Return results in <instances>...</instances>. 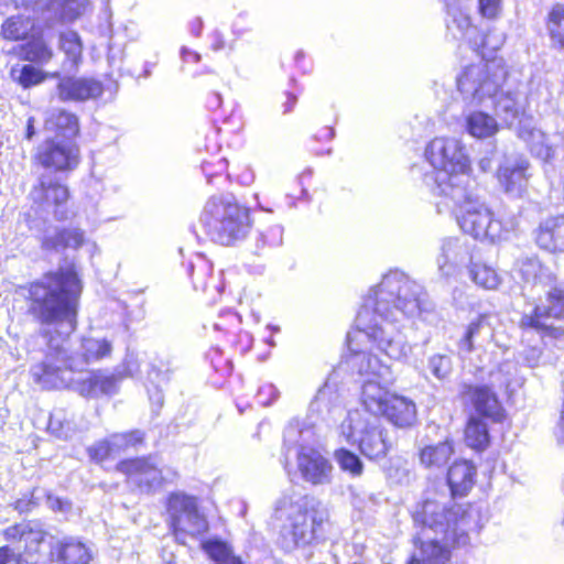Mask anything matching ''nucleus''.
<instances>
[{
    "label": "nucleus",
    "instance_id": "nucleus-1",
    "mask_svg": "<svg viewBox=\"0 0 564 564\" xmlns=\"http://www.w3.org/2000/svg\"><path fill=\"white\" fill-rule=\"evenodd\" d=\"M83 284L74 263L59 267L30 283L28 312L41 325L47 341L42 362L31 367V376L44 389H61L88 362L110 355L112 344L105 337H84L79 348L69 352L68 340L77 328Z\"/></svg>",
    "mask_w": 564,
    "mask_h": 564
},
{
    "label": "nucleus",
    "instance_id": "nucleus-2",
    "mask_svg": "<svg viewBox=\"0 0 564 564\" xmlns=\"http://www.w3.org/2000/svg\"><path fill=\"white\" fill-rule=\"evenodd\" d=\"M432 310L433 304L421 284L402 271L391 270L369 290L357 314L356 327L390 359L402 360L412 348L395 324Z\"/></svg>",
    "mask_w": 564,
    "mask_h": 564
},
{
    "label": "nucleus",
    "instance_id": "nucleus-3",
    "mask_svg": "<svg viewBox=\"0 0 564 564\" xmlns=\"http://www.w3.org/2000/svg\"><path fill=\"white\" fill-rule=\"evenodd\" d=\"M473 510H465L455 503L448 508L435 500H425L417 507L413 520L421 525L416 541L420 547L413 553L409 564H446L449 547L465 545L467 531L476 527L470 521Z\"/></svg>",
    "mask_w": 564,
    "mask_h": 564
},
{
    "label": "nucleus",
    "instance_id": "nucleus-4",
    "mask_svg": "<svg viewBox=\"0 0 564 564\" xmlns=\"http://www.w3.org/2000/svg\"><path fill=\"white\" fill-rule=\"evenodd\" d=\"M274 518L283 522L280 530L283 547L292 550L318 539L328 514L314 498L292 492L276 500Z\"/></svg>",
    "mask_w": 564,
    "mask_h": 564
},
{
    "label": "nucleus",
    "instance_id": "nucleus-5",
    "mask_svg": "<svg viewBox=\"0 0 564 564\" xmlns=\"http://www.w3.org/2000/svg\"><path fill=\"white\" fill-rule=\"evenodd\" d=\"M4 538L20 544L18 550L23 549L28 564H50L55 560H63L68 564H88L91 560L86 544L74 539L58 541L30 522L9 527L4 531Z\"/></svg>",
    "mask_w": 564,
    "mask_h": 564
},
{
    "label": "nucleus",
    "instance_id": "nucleus-6",
    "mask_svg": "<svg viewBox=\"0 0 564 564\" xmlns=\"http://www.w3.org/2000/svg\"><path fill=\"white\" fill-rule=\"evenodd\" d=\"M518 271L527 281H532L545 291V301L535 306L532 314L521 317L522 328H532L546 335L560 338L564 330L546 323L549 318H560L564 314V282L557 281L550 269L543 267L538 259L528 258L518 264Z\"/></svg>",
    "mask_w": 564,
    "mask_h": 564
},
{
    "label": "nucleus",
    "instance_id": "nucleus-7",
    "mask_svg": "<svg viewBox=\"0 0 564 564\" xmlns=\"http://www.w3.org/2000/svg\"><path fill=\"white\" fill-rule=\"evenodd\" d=\"M425 158L437 171L435 176H425L426 184L434 183L432 192L436 196L451 193L456 185H467L470 169L465 145L453 137H436L425 148Z\"/></svg>",
    "mask_w": 564,
    "mask_h": 564
},
{
    "label": "nucleus",
    "instance_id": "nucleus-8",
    "mask_svg": "<svg viewBox=\"0 0 564 564\" xmlns=\"http://www.w3.org/2000/svg\"><path fill=\"white\" fill-rule=\"evenodd\" d=\"M200 223L215 231L214 240L221 246L242 241L251 228L249 209L228 195L209 197L200 214Z\"/></svg>",
    "mask_w": 564,
    "mask_h": 564
},
{
    "label": "nucleus",
    "instance_id": "nucleus-9",
    "mask_svg": "<svg viewBox=\"0 0 564 564\" xmlns=\"http://www.w3.org/2000/svg\"><path fill=\"white\" fill-rule=\"evenodd\" d=\"M444 195L445 205L453 208L460 229L480 242L496 243L499 224L492 220L490 209L467 188L456 185Z\"/></svg>",
    "mask_w": 564,
    "mask_h": 564
},
{
    "label": "nucleus",
    "instance_id": "nucleus-10",
    "mask_svg": "<svg viewBox=\"0 0 564 564\" xmlns=\"http://www.w3.org/2000/svg\"><path fill=\"white\" fill-rule=\"evenodd\" d=\"M314 437V431L299 421L290 422L284 431V444L288 447L299 446L296 466L302 479L314 486H323L330 484L334 467L318 449L308 445Z\"/></svg>",
    "mask_w": 564,
    "mask_h": 564
},
{
    "label": "nucleus",
    "instance_id": "nucleus-11",
    "mask_svg": "<svg viewBox=\"0 0 564 564\" xmlns=\"http://www.w3.org/2000/svg\"><path fill=\"white\" fill-rule=\"evenodd\" d=\"M507 68L501 58L481 61L467 66L457 77V88L463 100L470 106L488 107L507 79Z\"/></svg>",
    "mask_w": 564,
    "mask_h": 564
},
{
    "label": "nucleus",
    "instance_id": "nucleus-12",
    "mask_svg": "<svg viewBox=\"0 0 564 564\" xmlns=\"http://www.w3.org/2000/svg\"><path fill=\"white\" fill-rule=\"evenodd\" d=\"M339 434L346 442L357 444L361 454L369 459L384 457L392 447L379 417H371L360 410L347 413L339 426Z\"/></svg>",
    "mask_w": 564,
    "mask_h": 564
},
{
    "label": "nucleus",
    "instance_id": "nucleus-13",
    "mask_svg": "<svg viewBox=\"0 0 564 564\" xmlns=\"http://www.w3.org/2000/svg\"><path fill=\"white\" fill-rule=\"evenodd\" d=\"M169 512L176 540L185 544L186 536H196L208 530L206 518L199 513L195 498L173 494L169 499Z\"/></svg>",
    "mask_w": 564,
    "mask_h": 564
},
{
    "label": "nucleus",
    "instance_id": "nucleus-14",
    "mask_svg": "<svg viewBox=\"0 0 564 564\" xmlns=\"http://www.w3.org/2000/svg\"><path fill=\"white\" fill-rule=\"evenodd\" d=\"M118 470L142 491L151 492L159 489L169 479L170 470H164L153 457H143L120 462Z\"/></svg>",
    "mask_w": 564,
    "mask_h": 564
},
{
    "label": "nucleus",
    "instance_id": "nucleus-15",
    "mask_svg": "<svg viewBox=\"0 0 564 564\" xmlns=\"http://www.w3.org/2000/svg\"><path fill=\"white\" fill-rule=\"evenodd\" d=\"M527 96L522 85L507 74L506 82L499 88L492 100L488 101L496 116L506 124H512L524 113Z\"/></svg>",
    "mask_w": 564,
    "mask_h": 564
},
{
    "label": "nucleus",
    "instance_id": "nucleus-16",
    "mask_svg": "<svg viewBox=\"0 0 564 564\" xmlns=\"http://www.w3.org/2000/svg\"><path fill=\"white\" fill-rule=\"evenodd\" d=\"M78 148L69 140L65 142L48 140L37 150L39 163L55 171L72 170L78 163Z\"/></svg>",
    "mask_w": 564,
    "mask_h": 564
},
{
    "label": "nucleus",
    "instance_id": "nucleus-17",
    "mask_svg": "<svg viewBox=\"0 0 564 564\" xmlns=\"http://www.w3.org/2000/svg\"><path fill=\"white\" fill-rule=\"evenodd\" d=\"M119 380L115 372L97 370L90 371L85 376L75 379L66 387L86 398H99L101 395H111L118 391Z\"/></svg>",
    "mask_w": 564,
    "mask_h": 564
},
{
    "label": "nucleus",
    "instance_id": "nucleus-18",
    "mask_svg": "<svg viewBox=\"0 0 564 564\" xmlns=\"http://www.w3.org/2000/svg\"><path fill=\"white\" fill-rule=\"evenodd\" d=\"M30 197L41 209H54V213L58 215V208L68 199V189L53 181L52 177L42 175L39 183L31 189Z\"/></svg>",
    "mask_w": 564,
    "mask_h": 564
},
{
    "label": "nucleus",
    "instance_id": "nucleus-19",
    "mask_svg": "<svg viewBox=\"0 0 564 564\" xmlns=\"http://www.w3.org/2000/svg\"><path fill=\"white\" fill-rule=\"evenodd\" d=\"M462 395L470 402L476 412L482 416L498 422L502 419V408L496 394L485 386H464Z\"/></svg>",
    "mask_w": 564,
    "mask_h": 564
},
{
    "label": "nucleus",
    "instance_id": "nucleus-20",
    "mask_svg": "<svg viewBox=\"0 0 564 564\" xmlns=\"http://www.w3.org/2000/svg\"><path fill=\"white\" fill-rule=\"evenodd\" d=\"M58 96L62 100L84 101L101 96L104 88L100 82L90 78L65 77L61 79Z\"/></svg>",
    "mask_w": 564,
    "mask_h": 564
},
{
    "label": "nucleus",
    "instance_id": "nucleus-21",
    "mask_svg": "<svg viewBox=\"0 0 564 564\" xmlns=\"http://www.w3.org/2000/svg\"><path fill=\"white\" fill-rule=\"evenodd\" d=\"M387 383L382 380L365 379L361 386L360 402L365 411L373 415L372 417L382 415L393 394L386 387Z\"/></svg>",
    "mask_w": 564,
    "mask_h": 564
},
{
    "label": "nucleus",
    "instance_id": "nucleus-22",
    "mask_svg": "<svg viewBox=\"0 0 564 564\" xmlns=\"http://www.w3.org/2000/svg\"><path fill=\"white\" fill-rule=\"evenodd\" d=\"M529 163L525 159L519 158L513 161H507L500 166L498 178L506 193L511 195H521L527 186V170Z\"/></svg>",
    "mask_w": 564,
    "mask_h": 564
},
{
    "label": "nucleus",
    "instance_id": "nucleus-23",
    "mask_svg": "<svg viewBox=\"0 0 564 564\" xmlns=\"http://www.w3.org/2000/svg\"><path fill=\"white\" fill-rule=\"evenodd\" d=\"M351 367L366 379L382 380L392 382V371L390 366L381 362L379 358L370 352L360 351L350 358Z\"/></svg>",
    "mask_w": 564,
    "mask_h": 564
},
{
    "label": "nucleus",
    "instance_id": "nucleus-24",
    "mask_svg": "<svg viewBox=\"0 0 564 564\" xmlns=\"http://www.w3.org/2000/svg\"><path fill=\"white\" fill-rule=\"evenodd\" d=\"M381 416L398 427H410L416 422V405L411 399L393 393Z\"/></svg>",
    "mask_w": 564,
    "mask_h": 564
},
{
    "label": "nucleus",
    "instance_id": "nucleus-25",
    "mask_svg": "<svg viewBox=\"0 0 564 564\" xmlns=\"http://www.w3.org/2000/svg\"><path fill=\"white\" fill-rule=\"evenodd\" d=\"M475 466L468 460H456L448 469L447 482L453 496H465L474 486Z\"/></svg>",
    "mask_w": 564,
    "mask_h": 564
},
{
    "label": "nucleus",
    "instance_id": "nucleus-26",
    "mask_svg": "<svg viewBox=\"0 0 564 564\" xmlns=\"http://www.w3.org/2000/svg\"><path fill=\"white\" fill-rule=\"evenodd\" d=\"M46 129L56 134V137L66 140L73 139L79 132V124L77 117L63 109L53 110L45 121Z\"/></svg>",
    "mask_w": 564,
    "mask_h": 564
},
{
    "label": "nucleus",
    "instance_id": "nucleus-27",
    "mask_svg": "<svg viewBox=\"0 0 564 564\" xmlns=\"http://www.w3.org/2000/svg\"><path fill=\"white\" fill-rule=\"evenodd\" d=\"M454 454L452 442L444 441L423 447L420 451L419 458L423 467L430 470H441L448 463Z\"/></svg>",
    "mask_w": 564,
    "mask_h": 564
},
{
    "label": "nucleus",
    "instance_id": "nucleus-28",
    "mask_svg": "<svg viewBox=\"0 0 564 564\" xmlns=\"http://www.w3.org/2000/svg\"><path fill=\"white\" fill-rule=\"evenodd\" d=\"M535 242L538 247H564V217H553L542 223Z\"/></svg>",
    "mask_w": 564,
    "mask_h": 564
},
{
    "label": "nucleus",
    "instance_id": "nucleus-29",
    "mask_svg": "<svg viewBox=\"0 0 564 564\" xmlns=\"http://www.w3.org/2000/svg\"><path fill=\"white\" fill-rule=\"evenodd\" d=\"M23 59L31 63L44 65L47 64L53 55V48L44 35H32L21 48Z\"/></svg>",
    "mask_w": 564,
    "mask_h": 564
},
{
    "label": "nucleus",
    "instance_id": "nucleus-30",
    "mask_svg": "<svg viewBox=\"0 0 564 564\" xmlns=\"http://www.w3.org/2000/svg\"><path fill=\"white\" fill-rule=\"evenodd\" d=\"M466 129L475 138H489L497 132L498 123L484 111H473L466 116Z\"/></svg>",
    "mask_w": 564,
    "mask_h": 564
},
{
    "label": "nucleus",
    "instance_id": "nucleus-31",
    "mask_svg": "<svg viewBox=\"0 0 564 564\" xmlns=\"http://www.w3.org/2000/svg\"><path fill=\"white\" fill-rule=\"evenodd\" d=\"M519 135L528 143L533 155L543 161H547L553 155L552 148L547 144L546 137L540 129H521Z\"/></svg>",
    "mask_w": 564,
    "mask_h": 564
},
{
    "label": "nucleus",
    "instance_id": "nucleus-32",
    "mask_svg": "<svg viewBox=\"0 0 564 564\" xmlns=\"http://www.w3.org/2000/svg\"><path fill=\"white\" fill-rule=\"evenodd\" d=\"M466 444L475 449H484L489 443L487 424L477 416H471L465 429Z\"/></svg>",
    "mask_w": 564,
    "mask_h": 564
},
{
    "label": "nucleus",
    "instance_id": "nucleus-33",
    "mask_svg": "<svg viewBox=\"0 0 564 564\" xmlns=\"http://www.w3.org/2000/svg\"><path fill=\"white\" fill-rule=\"evenodd\" d=\"M33 29V22L22 15L8 18L1 25V35L9 41H19L24 39Z\"/></svg>",
    "mask_w": 564,
    "mask_h": 564
},
{
    "label": "nucleus",
    "instance_id": "nucleus-34",
    "mask_svg": "<svg viewBox=\"0 0 564 564\" xmlns=\"http://www.w3.org/2000/svg\"><path fill=\"white\" fill-rule=\"evenodd\" d=\"M11 77L20 86L28 89L44 82L46 75L35 66L25 64L12 67Z\"/></svg>",
    "mask_w": 564,
    "mask_h": 564
},
{
    "label": "nucleus",
    "instance_id": "nucleus-35",
    "mask_svg": "<svg viewBox=\"0 0 564 564\" xmlns=\"http://www.w3.org/2000/svg\"><path fill=\"white\" fill-rule=\"evenodd\" d=\"M85 232L77 227L56 229L51 247H80L88 243Z\"/></svg>",
    "mask_w": 564,
    "mask_h": 564
},
{
    "label": "nucleus",
    "instance_id": "nucleus-36",
    "mask_svg": "<svg viewBox=\"0 0 564 564\" xmlns=\"http://www.w3.org/2000/svg\"><path fill=\"white\" fill-rule=\"evenodd\" d=\"M202 549L217 564H223L235 554L232 546L219 538L205 540L202 543Z\"/></svg>",
    "mask_w": 564,
    "mask_h": 564
},
{
    "label": "nucleus",
    "instance_id": "nucleus-37",
    "mask_svg": "<svg viewBox=\"0 0 564 564\" xmlns=\"http://www.w3.org/2000/svg\"><path fill=\"white\" fill-rule=\"evenodd\" d=\"M59 47L65 53L72 66H77L83 54V44L79 35L74 31L61 33Z\"/></svg>",
    "mask_w": 564,
    "mask_h": 564
},
{
    "label": "nucleus",
    "instance_id": "nucleus-38",
    "mask_svg": "<svg viewBox=\"0 0 564 564\" xmlns=\"http://www.w3.org/2000/svg\"><path fill=\"white\" fill-rule=\"evenodd\" d=\"M469 273L473 281L485 289L494 290L499 284V278L496 271L484 263L471 261Z\"/></svg>",
    "mask_w": 564,
    "mask_h": 564
},
{
    "label": "nucleus",
    "instance_id": "nucleus-39",
    "mask_svg": "<svg viewBox=\"0 0 564 564\" xmlns=\"http://www.w3.org/2000/svg\"><path fill=\"white\" fill-rule=\"evenodd\" d=\"M334 458L341 470L348 473L352 477L361 476L364 471V464L355 453L346 448H339L335 451Z\"/></svg>",
    "mask_w": 564,
    "mask_h": 564
},
{
    "label": "nucleus",
    "instance_id": "nucleus-40",
    "mask_svg": "<svg viewBox=\"0 0 564 564\" xmlns=\"http://www.w3.org/2000/svg\"><path fill=\"white\" fill-rule=\"evenodd\" d=\"M547 28L554 44L564 48V4H556L549 14Z\"/></svg>",
    "mask_w": 564,
    "mask_h": 564
},
{
    "label": "nucleus",
    "instance_id": "nucleus-41",
    "mask_svg": "<svg viewBox=\"0 0 564 564\" xmlns=\"http://www.w3.org/2000/svg\"><path fill=\"white\" fill-rule=\"evenodd\" d=\"M47 429L51 434L62 440L72 438L75 434L74 423L62 411L51 414Z\"/></svg>",
    "mask_w": 564,
    "mask_h": 564
},
{
    "label": "nucleus",
    "instance_id": "nucleus-42",
    "mask_svg": "<svg viewBox=\"0 0 564 564\" xmlns=\"http://www.w3.org/2000/svg\"><path fill=\"white\" fill-rule=\"evenodd\" d=\"M109 442L113 456L120 455L122 452L130 447H134L137 444L143 441V433L140 431H131L128 433H116L110 435Z\"/></svg>",
    "mask_w": 564,
    "mask_h": 564
},
{
    "label": "nucleus",
    "instance_id": "nucleus-43",
    "mask_svg": "<svg viewBox=\"0 0 564 564\" xmlns=\"http://www.w3.org/2000/svg\"><path fill=\"white\" fill-rule=\"evenodd\" d=\"M427 368L435 378L444 380L452 371V359L447 355L435 354L429 358Z\"/></svg>",
    "mask_w": 564,
    "mask_h": 564
},
{
    "label": "nucleus",
    "instance_id": "nucleus-44",
    "mask_svg": "<svg viewBox=\"0 0 564 564\" xmlns=\"http://www.w3.org/2000/svg\"><path fill=\"white\" fill-rule=\"evenodd\" d=\"M109 438L100 441L88 448L89 457L98 463H101L108 458H115Z\"/></svg>",
    "mask_w": 564,
    "mask_h": 564
},
{
    "label": "nucleus",
    "instance_id": "nucleus-45",
    "mask_svg": "<svg viewBox=\"0 0 564 564\" xmlns=\"http://www.w3.org/2000/svg\"><path fill=\"white\" fill-rule=\"evenodd\" d=\"M140 371V362L135 355L127 354L126 359L113 372L118 375L120 381L124 377H133Z\"/></svg>",
    "mask_w": 564,
    "mask_h": 564
},
{
    "label": "nucleus",
    "instance_id": "nucleus-46",
    "mask_svg": "<svg viewBox=\"0 0 564 564\" xmlns=\"http://www.w3.org/2000/svg\"><path fill=\"white\" fill-rule=\"evenodd\" d=\"M447 28L449 30L456 28L459 31L460 35L465 36L471 30L470 19L464 12L455 11L452 14V19L447 21Z\"/></svg>",
    "mask_w": 564,
    "mask_h": 564
},
{
    "label": "nucleus",
    "instance_id": "nucleus-47",
    "mask_svg": "<svg viewBox=\"0 0 564 564\" xmlns=\"http://www.w3.org/2000/svg\"><path fill=\"white\" fill-rule=\"evenodd\" d=\"M478 10L484 18L495 19L502 11V0H478Z\"/></svg>",
    "mask_w": 564,
    "mask_h": 564
},
{
    "label": "nucleus",
    "instance_id": "nucleus-48",
    "mask_svg": "<svg viewBox=\"0 0 564 564\" xmlns=\"http://www.w3.org/2000/svg\"><path fill=\"white\" fill-rule=\"evenodd\" d=\"M11 542L15 545V550L8 545L0 547V564H20V555L23 549L19 551L18 546L20 544L17 541Z\"/></svg>",
    "mask_w": 564,
    "mask_h": 564
},
{
    "label": "nucleus",
    "instance_id": "nucleus-49",
    "mask_svg": "<svg viewBox=\"0 0 564 564\" xmlns=\"http://www.w3.org/2000/svg\"><path fill=\"white\" fill-rule=\"evenodd\" d=\"M541 349L536 347H528L520 354V358L523 365L530 368H535L540 364Z\"/></svg>",
    "mask_w": 564,
    "mask_h": 564
},
{
    "label": "nucleus",
    "instance_id": "nucleus-50",
    "mask_svg": "<svg viewBox=\"0 0 564 564\" xmlns=\"http://www.w3.org/2000/svg\"><path fill=\"white\" fill-rule=\"evenodd\" d=\"M503 42H505V37L501 33L500 34L488 33L482 37L481 45H482L484 50L497 51L498 48H500L502 46Z\"/></svg>",
    "mask_w": 564,
    "mask_h": 564
},
{
    "label": "nucleus",
    "instance_id": "nucleus-51",
    "mask_svg": "<svg viewBox=\"0 0 564 564\" xmlns=\"http://www.w3.org/2000/svg\"><path fill=\"white\" fill-rule=\"evenodd\" d=\"M282 232L283 229L280 226L272 227L268 234L263 236V243L269 246L282 245Z\"/></svg>",
    "mask_w": 564,
    "mask_h": 564
},
{
    "label": "nucleus",
    "instance_id": "nucleus-52",
    "mask_svg": "<svg viewBox=\"0 0 564 564\" xmlns=\"http://www.w3.org/2000/svg\"><path fill=\"white\" fill-rule=\"evenodd\" d=\"M46 503L54 511L67 512L70 509V503L68 501L53 495H47Z\"/></svg>",
    "mask_w": 564,
    "mask_h": 564
},
{
    "label": "nucleus",
    "instance_id": "nucleus-53",
    "mask_svg": "<svg viewBox=\"0 0 564 564\" xmlns=\"http://www.w3.org/2000/svg\"><path fill=\"white\" fill-rule=\"evenodd\" d=\"M458 349L460 354H469L474 350V336L465 332L464 336L458 341Z\"/></svg>",
    "mask_w": 564,
    "mask_h": 564
},
{
    "label": "nucleus",
    "instance_id": "nucleus-54",
    "mask_svg": "<svg viewBox=\"0 0 564 564\" xmlns=\"http://www.w3.org/2000/svg\"><path fill=\"white\" fill-rule=\"evenodd\" d=\"M217 165H218V170L215 173L213 171H210V163H204V165H203V171H204L207 182L209 184L213 183V178L216 174H220L223 171H225V169L227 167L226 160H219Z\"/></svg>",
    "mask_w": 564,
    "mask_h": 564
},
{
    "label": "nucleus",
    "instance_id": "nucleus-55",
    "mask_svg": "<svg viewBox=\"0 0 564 564\" xmlns=\"http://www.w3.org/2000/svg\"><path fill=\"white\" fill-rule=\"evenodd\" d=\"M487 319L486 315H479L475 321H471L466 329V332L471 335L476 336L480 332V329L484 327V324Z\"/></svg>",
    "mask_w": 564,
    "mask_h": 564
},
{
    "label": "nucleus",
    "instance_id": "nucleus-56",
    "mask_svg": "<svg viewBox=\"0 0 564 564\" xmlns=\"http://www.w3.org/2000/svg\"><path fill=\"white\" fill-rule=\"evenodd\" d=\"M149 378L152 381L156 380L158 383L169 381L170 379L167 372L159 371L154 366H152L151 371L149 372Z\"/></svg>",
    "mask_w": 564,
    "mask_h": 564
},
{
    "label": "nucleus",
    "instance_id": "nucleus-57",
    "mask_svg": "<svg viewBox=\"0 0 564 564\" xmlns=\"http://www.w3.org/2000/svg\"><path fill=\"white\" fill-rule=\"evenodd\" d=\"M181 56L185 63H188V62L197 63L200 59V55L198 53L192 52L187 47L182 48Z\"/></svg>",
    "mask_w": 564,
    "mask_h": 564
},
{
    "label": "nucleus",
    "instance_id": "nucleus-58",
    "mask_svg": "<svg viewBox=\"0 0 564 564\" xmlns=\"http://www.w3.org/2000/svg\"><path fill=\"white\" fill-rule=\"evenodd\" d=\"M225 47V39L223 36V34L218 31H215L213 33V44H212V48L214 51H220Z\"/></svg>",
    "mask_w": 564,
    "mask_h": 564
},
{
    "label": "nucleus",
    "instance_id": "nucleus-59",
    "mask_svg": "<svg viewBox=\"0 0 564 564\" xmlns=\"http://www.w3.org/2000/svg\"><path fill=\"white\" fill-rule=\"evenodd\" d=\"M12 9H17L15 0H0V14H8Z\"/></svg>",
    "mask_w": 564,
    "mask_h": 564
},
{
    "label": "nucleus",
    "instance_id": "nucleus-60",
    "mask_svg": "<svg viewBox=\"0 0 564 564\" xmlns=\"http://www.w3.org/2000/svg\"><path fill=\"white\" fill-rule=\"evenodd\" d=\"M263 393H269V394H272L273 395V399L276 398V393H275V389L273 386L269 384V386H265L263 388L260 389L259 391V399H261V395ZM272 400L270 401H264V400H259V402L263 405H269L271 403Z\"/></svg>",
    "mask_w": 564,
    "mask_h": 564
},
{
    "label": "nucleus",
    "instance_id": "nucleus-61",
    "mask_svg": "<svg viewBox=\"0 0 564 564\" xmlns=\"http://www.w3.org/2000/svg\"><path fill=\"white\" fill-rule=\"evenodd\" d=\"M296 101H297L296 96H295V95H293V94H290V93H289V94L286 95V101H285V104H284V110H283V112H284V113H289L290 111H292V109H293V107L295 106Z\"/></svg>",
    "mask_w": 564,
    "mask_h": 564
},
{
    "label": "nucleus",
    "instance_id": "nucleus-62",
    "mask_svg": "<svg viewBox=\"0 0 564 564\" xmlns=\"http://www.w3.org/2000/svg\"><path fill=\"white\" fill-rule=\"evenodd\" d=\"M192 33L195 35V36H199L202 34V30H203V21L202 19L197 18L193 23H192Z\"/></svg>",
    "mask_w": 564,
    "mask_h": 564
},
{
    "label": "nucleus",
    "instance_id": "nucleus-63",
    "mask_svg": "<svg viewBox=\"0 0 564 564\" xmlns=\"http://www.w3.org/2000/svg\"><path fill=\"white\" fill-rule=\"evenodd\" d=\"M478 165L482 172H487L491 169V160L489 158H482Z\"/></svg>",
    "mask_w": 564,
    "mask_h": 564
},
{
    "label": "nucleus",
    "instance_id": "nucleus-64",
    "mask_svg": "<svg viewBox=\"0 0 564 564\" xmlns=\"http://www.w3.org/2000/svg\"><path fill=\"white\" fill-rule=\"evenodd\" d=\"M223 564H246V563H243V561L241 560L240 556H237L236 554H234L230 558H228Z\"/></svg>",
    "mask_w": 564,
    "mask_h": 564
}]
</instances>
